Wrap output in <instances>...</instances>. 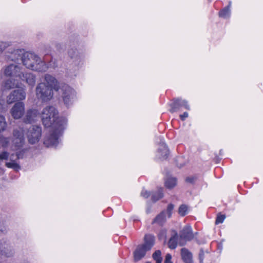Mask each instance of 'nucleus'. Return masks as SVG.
Masks as SVG:
<instances>
[{"label":"nucleus","mask_w":263,"mask_h":263,"mask_svg":"<svg viewBox=\"0 0 263 263\" xmlns=\"http://www.w3.org/2000/svg\"><path fill=\"white\" fill-rule=\"evenodd\" d=\"M41 118L44 126L50 128L44 137V144L48 147L57 146L67 127V120L65 117H59L57 109L53 106L45 107L42 111Z\"/></svg>","instance_id":"nucleus-1"},{"label":"nucleus","mask_w":263,"mask_h":263,"mask_svg":"<svg viewBox=\"0 0 263 263\" xmlns=\"http://www.w3.org/2000/svg\"><path fill=\"white\" fill-rule=\"evenodd\" d=\"M25 140L22 130L15 129L13 132V139L12 141L11 148L16 151L15 153H9L4 151L0 153V168L5 161V166L18 172L21 169L20 160L24 158L25 149H22Z\"/></svg>","instance_id":"nucleus-2"},{"label":"nucleus","mask_w":263,"mask_h":263,"mask_svg":"<svg viewBox=\"0 0 263 263\" xmlns=\"http://www.w3.org/2000/svg\"><path fill=\"white\" fill-rule=\"evenodd\" d=\"M59 89V82L56 78L49 74H45L43 77L42 81L36 87V97L41 102H48L53 98V90L57 91Z\"/></svg>","instance_id":"nucleus-3"},{"label":"nucleus","mask_w":263,"mask_h":263,"mask_svg":"<svg viewBox=\"0 0 263 263\" xmlns=\"http://www.w3.org/2000/svg\"><path fill=\"white\" fill-rule=\"evenodd\" d=\"M23 64L27 68L38 72H45L49 67L55 68L58 65L52 59L47 65L40 57L34 53L26 52L23 56Z\"/></svg>","instance_id":"nucleus-4"},{"label":"nucleus","mask_w":263,"mask_h":263,"mask_svg":"<svg viewBox=\"0 0 263 263\" xmlns=\"http://www.w3.org/2000/svg\"><path fill=\"white\" fill-rule=\"evenodd\" d=\"M4 74L11 78H18L19 80L25 82L32 87L35 83V76L30 73H24L20 65L11 64L4 68Z\"/></svg>","instance_id":"nucleus-5"},{"label":"nucleus","mask_w":263,"mask_h":263,"mask_svg":"<svg viewBox=\"0 0 263 263\" xmlns=\"http://www.w3.org/2000/svg\"><path fill=\"white\" fill-rule=\"evenodd\" d=\"M61 97L63 101L67 106L71 105L77 99L76 91L68 85H64L61 88Z\"/></svg>","instance_id":"nucleus-6"},{"label":"nucleus","mask_w":263,"mask_h":263,"mask_svg":"<svg viewBox=\"0 0 263 263\" xmlns=\"http://www.w3.org/2000/svg\"><path fill=\"white\" fill-rule=\"evenodd\" d=\"M42 135V128L40 126L33 125L27 130L26 136L28 142L31 144L37 143Z\"/></svg>","instance_id":"nucleus-7"},{"label":"nucleus","mask_w":263,"mask_h":263,"mask_svg":"<svg viewBox=\"0 0 263 263\" xmlns=\"http://www.w3.org/2000/svg\"><path fill=\"white\" fill-rule=\"evenodd\" d=\"M26 52L21 49L10 48L5 53V58L8 61L17 62H22L23 56Z\"/></svg>","instance_id":"nucleus-8"},{"label":"nucleus","mask_w":263,"mask_h":263,"mask_svg":"<svg viewBox=\"0 0 263 263\" xmlns=\"http://www.w3.org/2000/svg\"><path fill=\"white\" fill-rule=\"evenodd\" d=\"M26 96L25 89L14 90L7 97V102L11 104L16 101H22L26 98Z\"/></svg>","instance_id":"nucleus-9"},{"label":"nucleus","mask_w":263,"mask_h":263,"mask_svg":"<svg viewBox=\"0 0 263 263\" xmlns=\"http://www.w3.org/2000/svg\"><path fill=\"white\" fill-rule=\"evenodd\" d=\"M171 107L170 111L171 112L177 111L182 107L186 110L190 109L188 102L185 100H182L180 98L174 99L171 104Z\"/></svg>","instance_id":"nucleus-10"},{"label":"nucleus","mask_w":263,"mask_h":263,"mask_svg":"<svg viewBox=\"0 0 263 263\" xmlns=\"http://www.w3.org/2000/svg\"><path fill=\"white\" fill-rule=\"evenodd\" d=\"M25 112V104L22 102L15 103L10 110V113L14 119H20Z\"/></svg>","instance_id":"nucleus-11"},{"label":"nucleus","mask_w":263,"mask_h":263,"mask_svg":"<svg viewBox=\"0 0 263 263\" xmlns=\"http://www.w3.org/2000/svg\"><path fill=\"white\" fill-rule=\"evenodd\" d=\"M68 54L72 59V64L77 69L81 67L83 64V58L77 50L71 49L69 51Z\"/></svg>","instance_id":"nucleus-12"},{"label":"nucleus","mask_w":263,"mask_h":263,"mask_svg":"<svg viewBox=\"0 0 263 263\" xmlns=\"http://www.w3.org/2000/svg\"><path fill=\"white\" fill-rule=\"evenodd\" d=\"M169 155V151L164 141L160 140L159 148L157 151V157L161 160L166 159Z\"/></svg>","instance_id":"nucleus-13"},{"label":"nucleus","mask_w":263,"mask_h":263,"mask_svg":"<svg viewBox=\"0 0 263 263\" xmlns=\"http://www.w3.org/2000/svg\"><path fill=\"white\" fill-rule=\"evenodd\" d=\"M39 117V112L37 109H30L27 111L24 118V121L26 123H31L35 122Z\"/></svg>","instance_id":"nucleus-14"},{"label":"nucleus","mask_w":263,"mask_h":263,"mask_svg":"<svg viewBox=\"0 0 263 263\" xmlns=\"http://www.w3.org/2000/svg\"><path fill=\"white\" fill-rule=\"evenodd\" d=\"M179 236L181 239L186 241H190L194 238L192 229L190 226H185L180 231Z\"/></svg>","instance_id":"nucleus-15"},{"label":"nucleus","mask_w":263,"mask_h":263,"mask_svg":"<svg viewBox=\"0 0 263 263\" xmlns=\"http://www.w3.org/2000/svg\"><path fill=\"white\" fill-rule=\"evenodd\" d=\"M21 83L16 78H11L5 81L3 84V87L5 89L9 90L13 88H19Z\"/></svg>","instance_id":"nucleus-16"},{"label":"nucleus","mask_w":263,"mask_h":263,"mask_svg":"<svg viewBox=\"0 0 263 263\" xmlns=\"http://www.w3.org/2000/svg\"><path fill=\"white\" fill-rule=\"evenodd\" d=\"M155 237L149 234L146 235L144 237V243L140 245L146 251L149 250L154 245Z\"/></svg>","instance_id":"nucleus-17"},{"label":"nucleus","mask_w":263,"mask_h":263,"mask_svg":"<svg viewBox=\"0 0 263 263\" xmlns=\"http://www.w3.org/2000/svg\"><path fill=\"white\" fill-rule=\"evenodd\" d=\"M147 251L142 246H139L134 252V260L138 261L141 260L145 255Z\"/></svg>","instance_id":"nucleus-18"},{"label":"nucleus","mask_w":263,"mask_h":263,"mask_svg":"<svg viewBox=\"0 0 263 263\" xmlns=\"http://www.w3.org/2000/svg\"><path fill=\"white\" fill-rule=\"evenodd\" d=\"M181 255L185 263H193L192 253L186 248H182Z\"/></svg>","instance_id":"nucleus-19"},{"label":"nucleus","mask_w":263,"mask_h":263,"mask_svg":"<svg viewBox=\"0 0 263 263\" xmlns=\"http://www.w3.org/2000/svg\"><path fill=\"white\" fill-rule=\"evenodd\" d=\"M0 252L2 256L7 258L13 256L14 254L13 250L7 245L4 247H0Z\"/></svg>","instance_id":"nucleus-20"},{"label":"nucleus","mask_w":263,"mask_h":263,"mask_svg":"<svg viewBox=\"0 0 263 263\" xmlns=\"http://www.w3.org/2000/svg\"><path fill=\"white\" fill-rule=\"evenodd\" d=\"M231 2H230L228 6L224 7L219 12V16L224 19L230 18L231 16Z\"/></svg>","instance_id":"nucleus-21"},{"label":"nucleus","mask_w":263,"mask_h":263,"mask_svg":"<svg viewBox=\"0 0 263 263\" xmlns=\"http://www.w3.org/2000/svg\"><path fill=\"white\" fill-rule=\"evenodd\" d=\"M166 212L163 211L158 214L153 220L152 223H157L160 226H162L166 221L165 217Z\"/></svg>","instance_id":"nucleus-22"},{"label":"nucleus","mask_w":263,"mask_h":263,"mask_svg":"<svg viewBox=\"0 0 263 263\" xmlns=\"http://www.w3.org/2000/svg\"><path fill=\"white\" fill-rule=\"evenodd\" d=\"M178 236L176 232L172 236L168 242V246L171 249H174L176 248L178 243Z\"/></svg>","instance_id":"nucleus-23"},{"label":"nucleus","mask_w":263,"mask_h":263,"mask_svg":"<svg viewBox=\"0 0 263 263\" xmlns=\"http://www.w3.org/2000/svg\"><path fill=\"white\" fill-rule=\"evenodd\" d=\"M177 180L175 177H168L165 182V186L168 189H172L176 186Z\"/></svg>","instance_id":"nucleus-24"},{"label":"nucleus","mask_w":263,"mask_h":263,"mask_svg":"<svg viewBox=\"0 0 263 263\" xmlns=\"http://www.w3.org/2000/svg\"><path fill=\"white\" fill-rule=\"evenodd\" d=\"M163 197L162 189L160 188L158 191L153 193L152 195V200L154 202H156Z\"/></svg>","instance_id":"nucleus-25"},{"label":"nucleus","mask_w":263,"mask_h":263,"mask_svg":"<svg viewBox=\"0 0 263 263\" xmlns=\"http://www.w3.org/2000/svg\"><path fill=\"white\" fill-rule=\"evenodd\" d=\"M178 213L181 216H184L188 213V207L185 204H182L180 206Z\"/></svg>","instance_id":"nucleus-26"},{"label":"nucleus","mask_w":263,"mask_h":263,"mask_svg":"<svg viewBox=\"0 0 263 263\" xmlns=\"http://www.w3.org/2000/svg\"><path fill=\"white\" fill-rule=\"evenodd\" d=\"M7 126V123L5 117L0 115V132L4 131Z\"/></svg>","instance_id":"nucleus-27"},{"label":"nucleus","mask_w":263,"mask_h":263,"mask_svg":"<svg viewBox=\"0 0 263 263\" xmlns=\"http://www.w3.org/2000/svg\"><path fill=\"white\" fill-rule=\"evenodd\" d=\"M161 251H156L153 255V258L156 261V263H161L162 258L161 257Z\"/></svg>","instance_id":"nucleus-28"},{"label":"nucleus","mask_w":263,"mask_h":263,"mask_svg":"<svg viewBox=\"0 0 263 263\" xmlns=\"http://www.w3.org/2000/svg\"><path fill=\"white\" fill-rule=\"evenodd\" d=\"M11 44L9 42L0 41V54L8 47Z\"/></svg>","instance_id":"nucleus-29"},{"label":"nucleus","mask_w":263,"mask_h":263,"mask_svg":"<svg viewBox=\"0 0 263 263\" xmlns=\"http://www.w3.org/2000/svg\"><path fill=\"white\" fill-rule=\"evenodd\" d=\"M10 139L5 137L3 136H0V143L3 147H7L9 146Z\"/></svg>","instance_id":"nucleus-30"},{"label":"nucleus","mask_w":263,"mask_h":263,"mask_svg":"<svg viewBox=\"0 0 263 263\" xmlns=\"http://www.w3.org/2000/svg\"><path fill=\"white\" fill-rule=\"evenodd\" d=\"M225 218H226V216L224 215L218 214L216 217V219L215 221V224H218L219 223H222L223 222Z\"/></svg>","instance_id":"nucleus-31"},{"label":"nucleus","mask_w":263,"mask_h":263,"mask_svg":"<svg viewBox=\"0 0 263 263\" xmlns=\"http://www.w3.org/2000/svg\"><path fill=\"white\" fill-rule=\"evenodd\" d=\"M174 208V206L173 204H169L167 206L166 213L167 214V217L170 218L172 215V212Z\"/></svg>","instance_id":"nucleus-32"},{"label":"nucleus","mask_w":263,"mask_h":263,"mask_svg":"<svg viewBox=\"0 0 263 263\" xmlns=\"http://www.w3.org/2000/svg\"><path fill=\"white\" fill-rule=\"evenodd\" d=\"M204 251L202 249H201L199 254V259L200 261V263H203V259H204Z\"/></svg>","instance_id":"nucleus-33"},{"label":"nucleus","mask_w":263,"mask_h":263,"mask_svg":"<svg viewBox=\"0 0 263 263\" xmlns=\"http://www.w3.org/2000/svg\"><path fill=\"white\" fill-rule=\"evenodd\" d=\"M141 195L144 198H147L150 196L151 194L146 190H142Z\"/></svg>","instance_id":"nucleus-34"},{"label":"nucleus","mask_w":263,"mask_h":263,"mask_svg":"<svg viewBox=\"0 0 263 263\" xmlns=\"http://www.w3.org/2000/svg\"><path fill=\"white\" fill-rule=\"evenodd\" d=\"M171 258H172L171 255L170 254H167L165 256L164 263H172L171 262Z\"/></svg>","instance_id":"nucleus-35"},{"label":"nucleus","mask_w":263,"mask_h":263,"mask_svg":"<svg viewBox=\"0 0 263 263\" xmlns=\"http://www.w3.org/2000/svg\"><path fill=\"white\" fill-rule=\"evenodd\" d=\"M188 117V113L187 112H184L182 115L180 116V119L182 120H184Z\"/></svg>","instance_id":"nucleus-36"},{"label":"nucleus","mask_w":263,"mask_h":263,"mask_svg":"<svg viewBox=\"0 0 263 263\" xmlns=\"http://www.w3.org/2000/svg\"><path fill=\"white\" fill-rule=\"evenodd\" d=\"M194 181V178L193 177H187L186 179V181L190 182V183H193Z\"/></svg>","instance_id":"nucleus-37"},{"label":"nucleus","mask_w":263,"mask_h":263,"mask_svg":"<svg viewBox=\"0 0 263 263\" xmlns=\"http://www.w3.org/2000/svg\"><path fill=\"white\" fill-rule=\"evenodd\" d=\"M4 105V100L0 99V110L3 109Z\"/></svg>","instance_id":"nucleus-38"},{"label":"nucleus","mask_w":263,"mask_h":263,"mask_svg":"<svg viewBox=\"0 0 263 263\" xmlns=\"http://www.w3.org/2000/svg\"><path fill=\"white\" fill-rule=\"evenodd\" d=\"M179 245L180 246H183L184 245V243H181V242H179Z\"/></svg>","instance_id":"nucleus-39"},{"label":"nucleus","mask_w":263,"mask_h":263,"mask_svg":"<svg viewBox=\"0 0 263 263\" xmlns=\"http://www.w3.org/2000/svg\"><path fill=\"white\" fill-rule=\"evenodd\" d=\"M178 167H181L183 166V165H179L178 164Z\"/></svg>","instance_id":"nucleus-40"}]
</instances>
